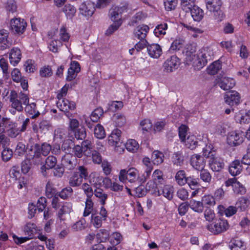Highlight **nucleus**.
<instances>
[{
    "label": "nucleus",
    "mask_w": 250,
    "mask_h": 250,
    "mask_svg": "<svg viewBox=\"0 0 250 250\" xmlns=\"http://www.w3.org/2000/svg\"><path fill=\"white\" fill-rule=\"evenodd\" d=\"M10 107L9 112L12 115H15L16 112H21L24 110L33 117H36L40 115V112L37 110L36 104L35 103H29L28 94L22 91L17 92L15 90H11L8 96Z\"/></svg>",
    "instance_id": "f257e3e1"
},
{
    "label": "nucleus",
    "mask_w": 250,
    "mask_h": 250,
    "mask_svg": "<svg viewBox=\"0 0 250 250\" xmlns=\"http://www.w3.org/2000/svg\"><path fill=\"white\" fill-rule=\"evenodd\" d=\"M214 53L209 47H204L196 53V47L194 44L187 45L185 60L187 64L192 65L195 69H200L207 64L208 61L212 59Z\"/></svg>",
    "instance_id": "f03ea898"
},
{
    "label": "nucleus",
    "mask_w": 250,
    "mask_h": 250,
    "mask_svg": "<svg viewBox=\"0 0 250 250\" xmlns=\"http://www.w3.org/2000/svg\"><path fill=\"white\" fill-rule=\"evenodd\" d=\"M88 174L86 167L83 166H79L69 179V185L72 187H79L82 185L83 179H87Z\"/></svg>",
    "instance_id": "7ed1b4c3"
},
{
    "label": "nucleus",
    "mask_w": 250,
    "mask_h": 250,
    "mask_svg": "<svg viewBox=\"0 0 250 250\" xmlns=\"http://www.w3.org/2000/svg\"><path fill=\"white\" fill-rule=\"evenodd\" d=\"M203 153L205 156L209 158V167L213 171L219 172L224 168L225 164L223 160L215 156L212 152L208 149L207 147L203 149Z\"/></svg>",
    "instance_id": "20e7f679"
},
{
    "label": "nucleus",
    "mask_w": 250,
    "mask_h": 250,
    "mask_svg": "<svg viewBox=\"0 0 250 250\" xmlns=\"http://www.w3.org/2000/svg\"><path fill=\"white\" fill-rule=\"evenodd\" d=\"M165 180L163 176L162 171L160 169H156L152 175V180L149 181L146 186V190L151 192L152 190L160 187L165 184Z\"/></svg>",
    "instance_id": "39448f33"
},
{
    "label": "nucleus",
    "mask_w": 250,
    "mask_h": 250,
    "mask_svg": "<svg viewBox=\"0 0 250 250\" xmlns=\"http://www.w3.org/2000/svg\"><path fill=\"white\" fill-rule=\"evenodd\" d=\"M38 229L36 224L33 223H28L24 228V232L27 237H19L15 235L13 236V240L17 244L23 243L30 239L35 237V235L38 233Z\"/></svg>",
    "instance_id": "423d86ee"
},
{
    "label": "nucleus",
    "mask_w": 250,
    "mask_h": 250,
    "mask_svg": "<svg viewBox=\"0 0 250 250\" xmlns=\"http://www.w3.org/2000/svg\"><path fill=\"white\" fill-rule=\"evenodd\" d=\"M119 180L126 183L127 181L130 183H134L139 181L140 182V178L139 177V172L134 167L129 168L128 169H122L119 175Z\"/></svg>",
    "instance_id": "0eeeda50"
},
{
    "label": "nucleus",
    "mask_w": 250,
    "mask_h": 250,
    "mask_svg": "<svg viewBox=\"0 0 250 250\" xmlns=\"http://www.w3.org/2000/svg\"><path fill=\"white\" fill-rule=\"evenodd\" d=\"M205 1L207 9L213 13L214 19L217 21H222L224 15L220 10L222 4L221 0H206Z\"/></svg>",
    "instance_id": "6e6552de"
},
{
    "label": "nucleus",
    "mask_w": 250,
    "mask_h": 250,
    "mask_svg": "<svg viewBox=\"0 0 250 250\" xmlns=\"http://www.w3.org/2000/svg\"><path fill=\"white\" fill-rule=\"evenodd\" d=\"M26 160L28 161L30 164L34 165L39 164L42 160L39 148V144H36L31 146L25 155Z\"/></svg>",
    "instance_id": "1a4fd4ad"
},
{
    "label": "nucleus",
    "mask_w": 250,
    "mask_h": 250,
    "mask_svg": "<svg viewBox=\"0 0 250 250\" xmlns=\"http://www.w3.org/2000/svg\"><path fill=\"white\" fill-rule=\"evenodd\" d=\"M174 192L173 187L170 185H165L163 187L161 186L157 188L152 190L150 193L155 196H159L163 195L168 200H171L173 198Z\"/></svg>",
    "instance_id": "9d476101"
},
{
    "label": "nucleus",
    "mask_w": 250,
    "mask_h": 250,
    "mask_svg": "<svg viewBox=\"0 0 250 250\" xmlns=\"http://www.w3.org/2000/svg\"><path fill=\"white\" fill-rule=\"evenodd\" d=\"M244 133L241 130L231 131L228 135V143L231 146L240 145L244 141Z\"/></svg>",
    "instance_id": "9b49d317"
},
{
    "label": "nucleus",
    "mask_w": 250,
    "mask_h": 250,
    "mask_svg": "<svg viewBox=\"0 0 250 250\" xmlns=\"http://www.w3.org/2000/svg\"><path fill=\"white\" fill-rule=\"evenodd\" d=\"M11 30L15 34L21 35L24 32L27 24L21 18L13 19L10 22Z\"/></svg>",
    "instance_id": "f8f14e48"
},
{
    "label": "nucleus",
    "mask_w": 250,
    "mask_h": 250,
    "mask_svg": "<svg viewBox=\"0 0 250 250\" xmlns=\"http://www.w3.org/2000/svg\"><path fill=\"white\" fill-rule=\"evenodd\" d=\"M229 227L227 220L219 219L216 220L214 224L208 225L207 227L210 232L217 234L226 230L228 229Z\"/></svg>",
    "instance_id": "ddd939ff"
},
{
    "label": "nucleus",
    "mask_w": 250,
    "mask_h": 250,
    "mask_svg": "<svg viewBox=\"0 0 250 250\" xmlns=\"http://www.w3.org/2000/svg\"><path fill=\"white\" fill-rule=\"evenodd\" d=\"M180 64L179 59L175 55L168 58L164 62V70L167 72H171L177 69Z\"/></svg>",
    "instance_id": "4468645a"
},
{
    "label": "nucleus",
    "mask_w": 250,
    "mask_h": 250,
    "mask_svg": "<svg viewBox=\"0 0 250 250\" xmlns=\"http://www.w3.org/2000/svg\"><path fill=\"white\" fill-rule=\"evenodd\" d=\"M190 163L191 166L197 170H202L206 166V161L204 158L196 154L191 156Z\"/></svg>",
    "instance_id": "2eb2a0df"
},
{
    "label": "nucleus",
    "mask_w": 250,
    "mask_h": 250,
    "mask_svg": "<svg viewBox=\"0 0 250 250\" xmlns=\"http://www.w3.org/2000/svg\"><path fill=\"white\" fill-rule=\"evenodd\" d=\"M217 83L220 87L224 90H228L232 88L235 85V81L234 79L226 77H218L217 79Z\"/></svg>",
    "instance_id": "dca6fc26"
},
{
    "label": "nucleus",
    "mask_w": 250,
    "mask_h": 250,
    "mask_svg": "<svg viewBox=\"0 0 250 250\" xmlns=\"http://www.w3.org/2000/svg\"><path fill=\"white\" fill-rule=\"evenodd\" d=\"M225 103L230 106L239 104L240 96L236 91H230L227 92L224 96Z\"/></svg>",
    "instance_id": "f3484780"
},
{
    "label": "nucleus",
    "mask_w": 250,
    "mask_h": 250,
    "mask_svg": "<svg viewBox=\"0 0 250 250\" xmlns=\"http://www.w3.org/2000/svg\"><path fill=\"white\" fill-rule=\"evenodd\" d=\"M126 9V8L123 6H113L109 11L110 19L113 21H116L122 20V14Z\"/></svg>",
    "instance_id": "a211bd4d"
},
{
    "label": "nucleus",
    "mask_w": 250,
    "mask_h": 250,
    "mask_svg": "<svg viewBox=\"0 0 250 250\" xmlns=\"http://www.w3.org/2000/svg\"><path fill=\"white\" fill-rule=\"evenodd\" d=\"M79 10L83 16L90 17L95 11L94 4L90 1L83 2L80 6Z\"/></svg>",
    "instance_id": "6ab92c4d"
},
{
    "label": "nucleus",
    "mask_w": 250,
    "mask_h": 250,
    "mask_svg": "<svg viewBox=\"0 0 250 250\" xmlns=\"http://www.w3.org/2000/svg\"><path fill=\"white\" fill-rule=\"evenodd\" d=\"M57 163V158L53 156L50 155L45 159V164L41 167L42 174L46 176L47 175V170L53 168L55 167Z\"/></svg>",
    "instance_id": "aec40b11"
},
{
    "label": "nucleus",
    "mask_w": 250,
    "mask_h": 250,
    "mask_svg": "<svg viewBox=\"0 0 250 250\" xmlns=\"http://www.w3.org/2000/svg\"><path fill=\"white\" fill-rule=\"evenodd\" d=\"M121 131L119 129H114L108 137V143L112 146H119L121 142Z\"/></svg>",
    "instance_id": "412c9836"
},
{
    "label": "nucleus",
    "mask_w": 250,
    "mask_h": 250,
    "mask_svg": "<svg viewBox=\"0 0 250 250\" xmlns=\"http://www.w3.org/2000/svg\"><path fill=\"white\" fill-rule=\"evenodd\" d=\"M147 52L149 56L152 58H159L162 54V49L160 45L153 43L146 46Z\"/></svg>",
    "instance_id": "4be33fe9"
},
{
    "label": "nucleus",
    "mask_w": 250,
    "mask_h": 250,
    "mask_svg": "<svg viewBox=\"0 0 250 250\" xmlns=\"http://www.w3.org/2000/svg\"><path fill=\"white\" fill-rule=\"evenodd\" d=\"M149 30V28L147 25L144 24L139 25L134 31V36L139 40H146Z\"/></svg>",
    "instance_id": "5701e85b"
},
{
    "label": "nucleus",
    "mask_w": 250,
    "mask_h": 250,
    "mask_svg": "<svg viewBox=\"0 0 250 250\" xmlns=\"http://www.w3.org/2000/svg\"><path fill=\"white\" fill-rule=\"evenodd\" d=\"M21 57V51L19 48L15 47L11 50L9 60L11 64L13 66L16 65L20 62Z\"/></svg>",
    "instance_id": "b1692460"
},
{
    "label": "nucleus",
    "mask_w": 250,
    "mask_h": 250,
    "mask_svg": "<svg viewBox=\"0 0 250 250\" xmlns=\"http://www.w3.org/2000/svg\"><path fill=\"white\" fill-rule=\"evenodd\" d=\"M57 106L62 111H67L69 110H74L75 108L74 102H70L68 100L64 99L57 101Z\"/></svg>",
    "instance_id": "393cba45"
},
{
    "label": "nucleus",
    "mask_w": 250,
    "mask_h": 250,
    "mask_svg": "<svg viewBox=\"0 0 250 250\" xmlns=\"http://www.w3.org/2000/svg\"><path fill=\"white\" fill-rule=\"evenodd\" d=\"M72 209V204L70 202H65L62 206L61 208L58 211V217L62 221L65 220L63 215L71 212Z\"/></svg>",
    "instance_id": "a878e982"
},
{
    "label": "nucleus",
    "mask_w": 250,
    "mask_h": 250,
    "mask_svg": "<svg viewBox=\"0 0 250 250\" xmlns=\"http://www.w3.org/2000/svg\"><path fill=\"white\" fill-rule=\"evenodd\" d=\"M242 170V165L239 160L233 161L229 167V172L232 176L239 174Z\"/></svg>",
    "instance_id": "bb28decb"
},
{
    "label": "nucleus",
    "mask_w": 250,
    "mask_h": 250,
    "mask_svg": "<svg viewBox=\"0 0 250 250\" xmlns=\"http://www.w3.org/2000/svg\"><path fill=\"white\" fill-rule=\"evenodd\" d=\"M188 177L184 170H179L175 174V181L180 186H184L187 183Z\"/></svg>",
    "instance_id": "cd10ccee"
},
{
    "label": "nucleus",
    "mask_w": 250,
    "mask_h": 250,
    "mask_svg": "<svg viewBox=\"0 0 250 250\" xmlns=\"http://www.w3.org/2000/svg\"><path fill=\"white\" fill-rule=\"evenodd\" d=\"M185 157L181 151L175 152L171 156V162L174 166H181L184 162Z\"/></svg>",
    "instance_id": "c85d7f7f"
},
{
    "label": "nucleus",
    "mask_w": 250,
    "mask_h": 250,
    "mask_svg": "<svg viewBox=\"0 0 250 250\" xmlns=\"http://www.w3.org/2000/svg\"><path fill=\"white\" fill-rule=\"evenodd\" d=\"M189 12L195 21H199L204 17L203 10L196 5L189 11Z\"/></svg>",
    "instance_id": "c756f323"
},
{
    "label": "nucleus",
    "mask_w": 250,
    "mask_h": 250,
    "mask_svg": "<svg viewBox=\"0 0 250 250\" xmlns=\"http://www.w3.org/2000/svg\"><path fill=\"white\" fill-rule=\"evenodd\" d=\"M81 146L83 148L84 155L86 157L91 156L92 152V142L90 139H86L82 142Z\"/></svg>",
    "instance_id": "7c9ffc66"
},
{
    "label": "nucleus",
    "mask_w": 250,
    "mask_h": 250,
    "mask_svg": "<svg viewBox=\"0 0 250 250\" xmlns=\"http://www.w3.org/2000/svg\"><path fill=\"white\" fill-rule=\"evenodd\" d=\"M8 32L7 30L2 29L0 30V43L3 44L4 48L9 47L11 45V42L8 40Z\"/></svg>",
    "instance_id": "2f4dec72"
},
{
    "label": "nucleus",
    "mask_w": 250,
    "mask_h": 250,
    "mask_svg": "<svg viewBox=\"0 0 250 250\" xmlns=\"http://www.w3.org/2000/svg\"><path fill=\"white\" fill-rule=\"evenodd\" d=\"M164 155L163 153L159 151L155 150L151 155V161L154 165H159L164 161Z\"/></svg>",
    "instance_id": "473e14b6"
},
{
    "label": "nucleus",
    "mask_w": 250,
    "mask_h": 250,
    "mask_svg": "<svg viewBox=\"0 0 250 250\" xmlns=\"http://www.w3.org/2000/svg\"><path fill=\"white\" fill-rule=\"evenodd\" d=\"M229 247L231 250H245V249L244 242L238 238L233 239L231 241Z\"/></svg>",
    "instance_id": "72a5a7b5"
},
{
    "label": "nucleus",
    "mask_w": 250,
    "mask_h": 250,
    "mask_svg": "<svg viewBox=\"0 0 250 250\" xmlns=\"http://www.w3.org/2000/svg\"><path fill=\"white\" fill-rule=\"evenodd\" d=\"M185 146L188 148L192 150L196 147L197 145V139L194 135L188 136L184 141Z\"/></svg>",
    "instance_id": "f704fd0d"
},
{
    "label": "nucleus",
    "mask_w": 250,
    "mask_h": 250,
    "mask_svg": "<svg viewBox=\"0 0 250 250\" xmlns=\"http://www.w3.org/2000/svg\"><path fill=\"white\" fill-rule=\"evenodd\" d=\"M62 163L69 169H72L75 165L73 163L74 158L70 154L64 155L62 158Z\"/></svg>",
    "instance_id": "c9c22d12"
},
{
    "label": "nucleus",
    "mask_w": 250,
    "mask_h": 250,
    "mask_svg": "<svg viewBox=\"0 0 250 250\" xmlns=\"http://www.w3.org/2000/svg\"><path fill=\"white\" fill-rule=\"evenodd\" d=\"M167 29V24L166 23H161L156 26L154 30V34L157 37H163L166 34Z\"/></svg>",
    "instance_id": "e433bc0d"
},
{
    "label": "nucleus",
    "mask_w": 250,
    "mask_h": 250,
    "mask_svg": "<svg viewBox=\"0 0 250 250\" xmlns=\"http://www.w3.org/2000/svg\"><path fill=\"white\" fill-rule=\"evenodd\" d=\"M250 205V201L244 197L240 198L235 204L237 209L240 211H245Z\"/></svg>",
    "instance_id": "4c0bfd02"
},
{
    "label": "nucleus",
    "mask_w": 250,
    "mask_h": 250,
    "mask_svg": "<svg viewBox=\"0 0 250 250\" xmlns=\"http://www.w3.org/2000/svg\"><path fill=\"white\" fill-rule=\"evenodd\" d=\"M189 207L194 211L202 212L203 211V203L192 199L188 202Z\"/></svg>",
    "instance_id": "58836bf2"
},
{
    "label": "nucleus",
    "mask_w": 250,
    "mask_h": 250,
    "mask_svg": "<svg viewBox=\"0 0 250 250\" xmlns=\"http://www.w3.org/2000/svg\"><path fill=\"white\" fill-rule=\"evenodd\" d=\"M125 146L128 151L132 153L136 152L139 147V145L138 142L134 139L128 140Z\"/></svg>",
    "instance_id": "ea45409f"
},
{
    "label": "nucleus",
    "mask_w": 250,
    "mask_h": 250,
    "mask_svg": "<svg viewBox=\"0 0 250 250\" xmlns=\"http://www.w3.org/2000/svg\"><path fill=\"white\" fill-rule=\"evenodd\" d=\"M62 10L66 17L69 19H72L75 16L76 12L75 7L70 4H66L63 7Z\"/></svg>",
    "instance_id": "a19ab883"
},
{
    "label": "nucleus",
    "mask_w": 250,
    "mask_h": 250,
    "mask_svg": "<svg viewBox=\"0 0 250 250\" xmlns=\"http://www.w3.org/2000/svg\"><path fill=\"white\" fill-rule=\"evenodd\" d=\"M94 194L95 196L98 198L100 203L104 206L105 204L108 195L101 188H97L94 190Z\"/></svg>",
    "instance_id": "79ce46f5"
},
{
    "label": "nucleus",
    "mask_w": 250,
    "mask_h": 250,
    "mask_svg": "<svg viewBox=\"0 0 250 250\" xmlns=\"http://www.w3.org/2000/svg\"><path fill=\"white\" fill-rule=\"evenodd\" d=\"M195 0H181V7L186 12H189V11L195 6Z\"/></svg>",
    "instance_id": "37998d69"
},
{
    "label": "nucleus",
    "mask_w": 250,
    "mask_h": 250,
    "mask_svg": "<svg viewBox=\"0 0 250 250\" xmlns=\"http://www.w3.org/2000/svg\"><path fill=\"white\" fill-rule=\"evenodd\" d=\"M45 194L48 198L57 195V191L56 188L53 187V184L50 181H48L46 184Z\"/></svg>",
    "instance_id": "c03bdc74"
},
{
    "label": "nucleus",
    "mask_w": 250,
    "mask_h": 250,
    "mask_svg": "<svg viewBox=\"0 0 250 250\" xmlns=\"http://www.w3.org/2000/svg\"><path fill=\"white\" fill-rule=\"evenodd\" d=\"M103 113V109L101 107H98L96 108L88 117L92 122H97Z\"/></svg>",
    "instance_id": "a18cd8bd"
},
{
    "label": "nucleus",
    "mask_w": 250,
    "mask_h": 250,
    "mask_svg": "<svg viewBox=\"0 0 250 250\" xmlns=\"http://www.w3.org/2000/svg\"><path fill=\"white\" fill-rule=\"evenodd\" d=\"M221 68V63L220 61H215L208 67V73L211 75H214Z\"/></svg>",
    "instance_id": "49530a36"
},
{
    "label": "nucleus",
    "mask_w": 250,
    "mask_h": 250,
    "mask_svg": "<svg viewBox=\"0 0 250 250\" xmlns=\"http://www.w3.org/2000/svg\"><path fill=\"white\" fill-rule=\"evenodd\" d=\"M94 133L95 137L102 139L105 136V132L104 127L100 124H97L94 128Z\"/></svg>",
    "instance_id": "de8ad7c7"
},
{
    "label": "nucleus",
    "mask_w": 250,
    "mask_h": 250,
    "mask_svg": "<svg viewBox=\"0 0 250 250\" xmlns=\"http://www.w3.org/2000/svg\"><path fill=\"white\" fill-rule=\"evenodd\" d=\"M235 120L237 123L240 124H248L250 122V118L247 116V113L243 115L241 112H238L236 113Z\"/></svg>",
    "instance_id": "09e8293b"
},
{
    "label": "nucleus",
    "mask_w": 250,
    "mask_h": 250,
    "mask_svg": "<svg viewBox=\"0 0 250 250\" xmlns=\"http://www.w3.org/2000/svg\"><path fill=\"white\" fill-rule=\"evenodd\" d=\"M59 41L67 42L70 39V35L67 32L66 28L64 26L61 27L59 31Z\"/></svg>",
    "instance_id": "8fccbe9b"
},
{
    "label": "nucleus",
    "mask_w": 250,
    "mask_h": 250,
    "mask_svg": "<svg viewBox=\"0 0 250 250\" xmlns=\"http://www.w3.org/2000/svg\"><path fill=\"white\" fill-rule=\"evenodd\" d=\"M81 189L83 190L86 197L91 198L93 196L94 191H93L91 185L88 183H84L82 184L81 185Z\"/></svg>",
    "instance_id": "3c124183"
},
{
    "label": "nucleus",
    "mask_w": 250,
    "mask_h": 250,
    "mask_svg": "<svg viewBox=\"0 0 250 250\" xmlns=\"http://www.w3.org/2000/svg\"><path fill=\"white\" fill-rule=\"evenodd\" d=\"M103 218L96 214H92L91 217V223L96 228L102 227Z\"/></svg>",
    "instance_id": "603ef678"
},
{
    "label": "nucleus",
    "mask_w": 250,
    "mask_h": 250,
    "mask_svg": "<svg viewBox=\"0 0 250 250\" xmlns=\"http://www.w3.org/2000/svg\"><path fill=\"white\" fill-rule=\"evenodd\" d=\"M62 43L59 40H54L51 41L48 45V47L50 51L53 53H57L59 48L62 46Z\"/></svg>",
    "instance_id": "864d4df0"
},
{
    "label": "nucleus",
    "mask_w": 250,
    "mask_h": 250,
    "mask_svg": "<svg viewBox=\"0 0 250 250\" xmlns=\"http://www.w3.org/2000/svg\"><path fill=\"white\" fill-rule=\"evenodd\" d=\"M146 18V15L142 12H137L134 15L131 21L129 22V24L131 26H134L139 21H141Z\"/></svg>",
    "instance_id": "5fc2aeb1"
},
{
    "label": "nucleus",
    "mask_w": 250,
    "mask_h": 250,
    "mask_svg": "<svg viewBox=\"0 0 250 250\" xmlns=\"http://www.w3.org/2000/svg\"><path fill=\"white\" fill-rule=\"evenodd\" d=\"M93 208V203L91 198H86L85 201V207L83 212V215L84 216H88L91 212Z\"/></svg>",
    "instance_id": "6e6d98bb"
},
{
    "label": "nucleus",
    "mask_w": 250,
    "mask_h": 250,
    "mask_svg": "<svg viewBox=\"0 0 250 250\" xmlns=\"http://www.w3.org/2000/svg\"><path fill=\"white\" fill-rule=\"evenodd\" d=\"M39 148L41 155L43 156H46L51 150L52 146L50 144L47 143H43L41 145H39Z\"/></svg>",
    "instance_id": "4d7b16f0"
},
{
    "label": "nucleus",
    "mask_w": 250,
    "mask_h": 250,
    "mask_svg": "<svg viewBox=\"0 0 250 250\" xmlns=\"http://www.w3.org/2000/svg\"><path fill=\"white\" fill-rule=\"evenodd\" d=\"M27 150L26 146L21 142L18 143L16 149L15 150V155L19 157L22 156Z\"/></svg>",
    "instance_id": "13d9d810"
},
{
    "label": "nucleus",
    "mask_w": 250,
    "mask_h": 250,
    "mask_svg": "<svg viewBox=\"0 0 250 250\" xmlns=\"http://www.w3.org/2000/svg\"><path fill=\"white\" fill-rule=\"evenodd\" d=\"M140 125L142 128L143 133L147 132L152 127V123L149 119H144L140 122Z\"/></svg>",
    "instance_id": "bf43d9fd"
},
{
    "label": "nucleus",
    "mask_w": 250,
    "mask_h": 250,
    "mask_svg": "<svg viewBox=\"0 0 250 250\" xmlns=\"http://www.w3.org/2000/svg\"><path fill=\"white\" fill-rule=\"evenodd\" d=\"M0 124L3 128L4 131L7 129L8 127H12L15 125V123L11 120L9 118L3 117L0 118Z\"/></svg>",
    "instance_id": "052dcab7"
},
{
    "label": "nucleus",
    "mask_w": 250,
    "mask_h": 250,
    "mask_svg": "<svg viewBox=\"0 0 250 250\" xmlns=\"http://www.w3.org/2000/svg\"><path fill=\"white\" fill-rule=\"evenodd\" d=\"M96 237L100 242H105L109 238L108 231L104 229H100L97 234Z\"/></svg>",
    "instance_id": "680f3d73"
},
{
    "label": "nucleus",
    "mask_w": 250,
    "mask_h": 250,
    "mask_svg": "<svg viewBox=\"0 0 250 250\" xmlns=\"http://www.w3.org/2000/svg\"><path fill=\"white\" fill-rule=\"evenodd\" d=\"M200 178L204 182L210 183L212 176L209 172L207 170L203 169L200 170Z\"/></svg>",
    "instance_id": "e2e57ef3"
},
{
    "label": "nucleus",
    "mask_w": 250,
    "mask_h": 250,
    "mask_svg": "<svg viewBox=\"0 0 250 250\" xmlns=\"http://www.w3.org/2000/svg\"><path fill=\"white\" fill-rule=\"evenodd\" d=\"M122 240V236L119 232H114L110 237V242L113 246L119 244L121 242Z\"/></svg>",
    "instance_id": "0e129e2a"
},
{
    "label": "nucleus",
    "mask_w": 250,
    "mask_h": 250,
    "mask_svg": "<svg viewBox=\"0 0 250 250\" xmlns=\"http://www.w3.org/2000/svg\"><path fill=\"white\" fill-rule=\"evenodd\" d=\"M103 179L102 177L100 176L99 173L93 172L90 173L89 176V182L90 184L96 185L98 183L101 181Z\"/></svg>",
    "instance_id": "69168bd1"
},
{
    "label": "nucleus",
    "mask_w": 250,
    "mask_h": 250,
    "mask_svg": "<svg viewBox=\"0 0 250 250\" xmlns=\"http://www.w3.org/2000/svg\"><path fill=\"white\" fill-rule=\"evenodd\" d=\"M73 192L72 188L70 187H66L62 189L59 193V196L63 199H66L72 196Z\"/></svg>",
    "instance_id": "338daca9"
},
{
    "label": "nucleus",
    "mask_w": 250,
    "mask_h": 250,
    "mask_svg": "<svg viewBox=\"0 0 250 250\" xmlns=\"http://www.w3.org/2000/svg\"><path fill=\"white\" fill-rule=\"evenodd\" d=\"M53 71L51 66L49 65L44 66L41 68L40 74L42 77H48L52 75Z\"/></svg>",
    "instance_id": "774afa93"
}]
</instances>
